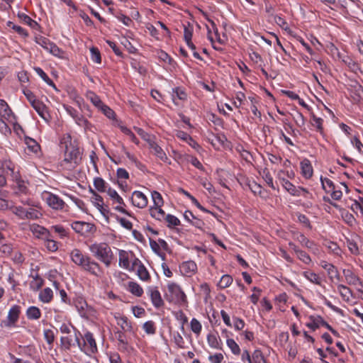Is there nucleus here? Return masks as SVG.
<instances>
[{"mask_svg": "<svg viewBox=\"0 0 363 363\" xmlns=\"http://www.w3.org/2000/svg\"><path fill=\"white\" fill-rule=\"evenodd\" d=\"M69 256L71 260L83 270L97 277L102 275L103 270L99 264L89 255H84L79 249H73L70 252Z\"/></svg>", "mask_w": 363, "mask_h": 363, "instance_id": "1", "label": "nucleus"}, {"mask_svg": "<svg viewBox=\"0 0 363 363\" xmlns=\"http://www.w3.org/2000/svg\"><path fill=\"white\" fill-rule=\"evenodd\" d=\"M89 250L100 262L109 267L114 258L111 248L106 242H93L89 245Z\"/></svg>", "mask_w": 363, "mask_h": 363, "instance_id": "2", "label": "nucleus"}, {"mask_svg": "<svg viewBox=\"0 0 363 363\" xmlns=\"http://www.w3.org/2000/svg\"><path fill=\"white\" fill-rule=\"evenodd\" d=\"M82 154L78 145L67 147L64 152V159L60 162V166L67 170L74 169L81 162Z\"/></svg>", "mask_w": 363, "mask_h": 363, "instance_id": "3", "label": "nucleus"}, {"mask_svg": "<svg viewBox=\"0 0 363 363\" xmlns=\"http://www.w3.org/2000/svg\"><path fill=\"white\" fill-rule=\"evenodd\" d=\"M4 172L6 173V176H10L13 184L12 189L16 194H27L28 192V182L22 179L19 172H15L11 162H6V167H4Z\"/></svg>", "mask_w": 363, "mask_h": 363, "instance_id": "4", "label": "nucleus"}, {"mask_svg": "<svg viewBox=\"0 0 363 363\" xmlns=\"http://www.w3.org/2000/svg\"><path fill=\"white\" fill-rule=\"evenodd\" d=\"M74 330V333L60 337V347L64 351H69L75 346H77L80 350H83L82 345L80 342L79 337L81 336L80 333L74 327H72Z\"/></svg>", "mask_w": 363, "mask_h": 363, "instance_id": "5", "label": "nucleus"}, {"mask_svg": "<svg viewBox=\"0 0 363 363\" xmlns=\"http://www.w3.org/2000/svg\"><path fill=\"white\" fill-rule=\"evenodd\" d=\"M20 202L23 206H28V208L25 209V219L37 220L43 216L39 203L35 202L30 199H21Z\"/></svg>", "mask_w": 363, "mask_h": 363, "instance_id": "6", "label": "nucleus"}, {"mask_svg": "<svg viewBox=\"0 0 363 363\" xmlns=\"http://www.w3.org/2000/svg\"><path fill=\"white\" fill-rule=\"evenodd\" d=\"M167 289L169 296V301L177 304L183 305L187 303L186 296L181 287L175 283H169Z\"/></svg>", "mask_w": 363, "mask_h": 363, "instance_id": "7", "label": "nucleus"}, {"mask_svg": "<svg viewBox=\"0 0 363 363\" xmlns=\"http://www.w3.org/2000/svg\"><path fill=\"white\" fill-rule=\"evenodd\" d=\"M71 227L77 233L84 237L93 235L96 230L94 224L84 221H74L71 224Z\"/></svg>", "mask_w": 363, "mask_h": 363, "instance_id": "8", "label": "nucleus"}, {"mask_svg": "<svg viewBox=\"0 0 363 363\" xmlns=\"http://www.w3.org/2000/svg\"><path fill=\"white\" fill-rule=\"evenodd\" d=\"M41 196L46 203L52 209L62 210L65 207V201L57 195L45 191L42 193Z\"/></svg>", "mask_w": 363, "mask_h": 363, "instance_id": "9", "label": "nucleus"}, {"mask_svg": "<svg viewBox=\"0 0 363 363\" xmlns=\"http://www.w3.org/2000/svg\"><path fill=\"white\" fill-rule=\"evenodd\" d=\"M284 174V171H279L277 174V178L281 182L283 187L291 195L293 196H301L302 192L308 193V191L301 187H296L293 184L290 182L284 179L281 175Z\"/></svg>", "mask_w": 363, "mask_h": 363, "instance_id": "10", "label": "nucleus"}, {"mask_svg": "<svg viewBox=\"0 0 363 363\" xmlns=\"http://www.w3.org/2000/svg\"><path fill=\"white\" fill-rule=\"evenodd\" d=\"M342 274L348 285L354 286L357 289V288H363L362 280L352 269H344Z\"/></svg>", "mask_w": 363, "mask_h": 363, "instance_id": "11", "label": "nucleus"}, {"mask_svg": "<svg viewBox=\"0 0 363 363\" xmlns=\"http://www.w3.org/2000/svg\"><path fill=\"white\" fill-rule=\"evenodd\" d=\"M20 314V306H13L8 313L7 320H2L1 323V327L9 328L13 326L18 320Z\"/></svg>", "mask_w": 363, "mask_h": 363, "instance_id": "12", "label": "nucleus"}, {"mask_svg": "<svg viewBox=\"0 0 363 363\" xmlns=\"http://www.w3.org/2000/svg\"><path fill=\"white\" fill-rule=\"evenodd\" d=\"M84 343L82 348L86 353H94L97 351V346L92 333L87 332L84 334Z\"/></svg>", "mask_w": 363, "mask_h": 363, "instance_id": "13", "label": "nucleus"}, {"mask_svg": "<svg viewBox=\"0 0 363 363\" xmlns=\"http://www.w3.org/2000/svg\"><path fill=\"white\" fill-rule=\"evenodd\" d=\"M131 202L133 206L139 208H144L147 206L148 200L143 193L139 191H135L132 194Z\"/></svg>", "mask_w": 363, "mask_h": 363, "instance_id": "14", "label": "nucleus"}, {"mask_svg": "<svg viewBox=\"0 0 363 363\" xmlns=\"http://www.w3.org/2000/svg\"><path fill=\"white\" fill-rule=\"evenodd\" d=\"M90 191L92 194L91 197V203L104 216H106L108 211L104 207V201L102 197L92 189H91Z\"/></svg>", "mask_w": 363, "mask_h": 363, "instance_id": "15", "label": "nucleus"}, {"mask_svg": "<svg viewBox=\"0 0 363 363\" xmlns=\"http://www.w3.org/2000/svg\"><path fill=\"white\" fill-rule=\"evenodd\" d=\"M179 269L182 274L184 276L191 277L196 272L197 265L194 261L189 260L184 262L179 266Z\"/></svg>", "mask_w": 363, "mask_h": 363, "instance_id": "16", "label": "nucleus"}, {"mask_svg": "<svg viewBox=\"0 0 363 363\" xmlns=\"http://www.w3.org/2000/svg\"><path fill=\"white\" fill-rule=\"evenodd\" d=\"M308 318L309 322L306 323V326L312 330H315L320 326H324L327 328V326L329 325V324L325 322L320 315H311Z\"/></svg>", "mask_w": 363, "mask_h": 363, "instance_id": "17", "label": "nucleus"}, {"mask_svg": "<svg viewBox=\"0 0 363 363\" xmlns=\"http://www.w3.org/2000/svg\"><path fill=\"white\" fill-rule=\"evenodd\" d=\"M14 117L8 104L4 100L0 99V118H5L9 123H13Z\"/></svg>", "mask_w": 363, "mask_h": 363, "instance_id": "18", "label": "nucleus"}, {"mask_svg": "<svg viewBox=\"0 0 363 363\" xmlns=\"http://www.w3.org/2000/svg\"><path fill=\"white\" fill-rule=\"evenodd\" d=\"M320 265L327 271L329 279L333 281V279L340 280V274L337 268L332 264L327 262L326 261H321Z\"/></svg>", "mask_w": 363, "mask_h": 363, "instance_id": "19", "label": "nucleus"}, {"mask_svg": "<svg viewBox=\"0 0 363 363\" xmlns=\"http://www.w3.org/2000/svg\"><path fill=\"white\" fill-rule=\"evenodd\" d=\"M74 304L82 317L87 316L89 311L91 310V308L88 306L83 298H77L74 301Z\"/></svg>", "mask_w": 363, "mask_h": 363, "instance_id": "20", "label": "nucleus"}, {"mask_svg": "<svg viewBox=\"0 0 363 363\" xmlns=\"http://www.w3.org/2000/svg\"><path fill=\"white\" fill-rule=\"evenodd\" d=\"M150 293L152 303L155 308H160L164 305V301L162 298L160 291L156 287H151L148 290Z\"/></svg>", "mask_w": 363, "mask_h": 363, "instance_id": "21", "label": "nucleus"}, {"mask_svg": "<svg viewBox=\"0 0 363 363\" xmlns=\"http://www.w3.org/2000/svg\"><path fill=\"white\" fill-rule=\"evenodd\" d=\"M107 194L110 198L113 201V203H118V206H116V210L119 212L125 213V210L121 206L124 204L123 199L118 195L117 191L111 188H108Z\"/></svg>", "mask_w": 363, "mask_h": 363, "instance_id": "22", "label": "nucleus"}, {"mask_svg": "<svg viewBox=\"0 0 363 363\" xmlns=\"http://www.w3.org/2000/svg\"><path fill=\"white\" fill-rule=\"evenodd\" d=\"M30 229L33 234L38 238L45 240L50 237L49 231L41 225L33 224L30 225Z\"/></svg>", "mask_w": 363, "mask_h": 363, "instance_id": "23", "label": "nucleus"}, {"mask_svg": "<svg viewBox=\"0 0 363 363\" xmlns=\"http://www.w3.org/2000/svg\"><path fill=\"white\" fill-rule=\"evenodd\" d=\"M31 106L43 119L46 121H48L49 114L47 111V108L45 104H43L39 100H36L34 103H33Z\"/></svg>", "mask_w": 363, "mask_h": 363, "instance_id": "24", "label": "nucleus"}, {"mask_svg": "<svg viewBox=\"0 0 363 363\" xmlns=\"http://www.w3.org/2000/svg\"><path fill=\"white\" fill-rule=\"evenodd\" d=\"M150 148L152 150V152L162 161L168 162V157H167L165 152L155 142L150 141Z\"/></svg>", "mask_w": 363, "mask_h": 363, "instance_id": "25", "label": "nucleus"}, {"mask_svg": "<svg viewBox=\"0 0 363 363\" xmlns=\"http://www.w3.org/2000/svg\"><path fill=\"white\" fill-rule=\"evenodd\" d=\"M301 174L306 179H309L313 175V167L308 159L303 160L301 163Z\"/></svg>", "mask_w": 363, "mask_h": 363, "instance_id": "26", "label": "nucleus"}, {"mask_svg": "<svg viewBox=\"0 0 363 363\" xmlns=\"http://www.w3.org/2000/svg\"><path fill=\"white\" fill-rule=\"evenodd\" d=\"M129 259L130 258L128 252L125 250H120L118 252L119 266L125 269H130Z\"/></svg>", "mask_w": 363, "mask_h": 363, "instance_id": "27", "label": "nucleus"}, {"mask_svg": "<svg viewBox=\"0 0 363 363\" xmlns=\"http://www.w3.org/2000/svg\"><path fill=\"white\" fill-rule=\"evenodd\" d=\"M337 288L343 301L346 302L350 301L351 298L353 296L352 291L350 288L344 284H338Z\"/></svg>", "mask_w": 363, "mask_h": 363, "instance_id": "28", "label": "nucleus"}, {"mask_svg": "<svg viewBox=\"0 0 363 363\" xmlns=\"http://www.w3.org/2000/svg\"><path fill=\"white\" fill-rule=\"evenodd\" d=\"M128 291L133 295L140 297L143 294V289L135 281H129L127 286Z\"/></svg>", "mask_w": 363, "mask_h": 363, "instance_id": "29", "label": "nucleus"}, {"mask_svg": "<svg viewBox=\"0 0 363 363\" xmlns=\"http://www.w3.org/2000/svg\"><path fill=\"white\" fill-rule=\"evenodd\" d=\"M86 97L98 109L101 108V106L104 104L99 96L91 91L86 92Z\"/></svg>", "mask_w": 363, "mask_h": 363, "instance_id": "30", "label": "nucleus"}, {"mask_svg": "<svg viewBox=\"0 0 363 363\" xmlns=\"http://www.w3.org/2000/svg\"><path fill=\"white\" fill-rule=\"evenodd\" d=\"M207 342H208V345L213 349H217V350L222 349V341L219 338V337H217L215 335H213V334L208 335Z\"/></svg>", "mask_w": 363, "mask_h": 363, "instance_id": "31", "label": "nucleus"}, {"mask_svg": "<svg viewBox=\"0 0 363 363\" xmlns=\"http://www.w3.org/2000/svg\"><path fill=\"white\" fill-rule=\"evenodd\" d=\"M53 298V292L50 288H45L39 294V299L43 303H50Z\"/></svg>", "mask_w": 363, "mask_h": 363, "instance_id": "32", "label": "nucleus"}, {"mask_svg": "<svg viewBox=\"0 0 363 363\" xmlns=\"http://www.w3.org/2000/svg\"><path fill=\"white\" fill-rule=\"evenodd\" d=\"M304 277L311 283L317 285H321V278L312 271H306L303 273Z\"/></svg>", "mask_w": 363, "mask_h": 363, "instance_id": "33", "label": "nucleus"}, {"mask_svg": "<svg viewBox=\"0 0 363 363\" xmlns=\"http://www.w3.org/2000/svg\"><path fill=\"white\" fill-rule=\"evenodd\" d=\"M149 211L151 216L157 220H162L165 218V213L161 207H150Z\"/></svg>", "mask_w": 363, "mask_h": 363, "instance_id": "34", "label": "nucleus"}, {"mask_svg": "<svg viewBox=\"0 0 363 363\" xmlns=\"http://www.w3.org/2000/svg\"><path fill=\"white\" fill-rule=\"evenodd\" d=\"M27 318L30 320H38L41 316L40 309L35 306H30L26 311Z\"/></svg>", "mask_w": 363, "mask_h": 363, "instance_id": "35", "label": "nucleus"}, {"mask_svg": "<svg viewBox=\"0 0 363 363\" xmlns=\"http://www.w3.org/2000/svg\"><path fill=\"white\" fill-rule=\"evenodd\" d=\"M118 325L125 332H131L133 330L132 323L125 316L118 318Z\"/></svg>", "mask_w": 363, "mask_h": 363, "instance_id": "36", "label": "nucleus"}, {"mask_svg": "<svg viewBox=\"0 0 363 363\" xmlns=\"http://www.w3.org/2000/svg\"><path fill=\"white\" fill-rule=\"evenodd\" d=\"M33 280L30 282V288L33 291H38L43 284V279L38 274L32 276Z\"/></svg>", "mask_w": 363, "mask_h": 363, "instance_id": "37", "label": "nucleus"}, {"mask_svg": "<svg viewBox=\"0 0 363 363\" xmlns=\"http://www.w3.org/2000/svg\"><path fill=\"white\" fill-rule=\"evenodd\" d=\"M35 72L36 74L48 85L55 88V85L53 82L49 78L46 73L40 67H35Z\"/></svg>", "mask_w": 363, "mask_h": 363, "instance_id": "38", "label": "nucleus"}, {"mask_svg": "<svg viewBox=\"0 0 363 363\" xmlns=\"http://www.w3.org/2000/svg\"><path fill=\"white\" fill-rule=\"evenodd\" d=\"M60 144L65 146V149L74 145H78L75 140L72 141V137L69 133L63 135L60 139Z\"/></svg>", "mask_w": 363, "mask_h": 363, "instance_id": "39", "label": "nucleus"}, {"mask_svg": "<svg viewBox=\"0 0 363 363\" xmlns=\"http://www.w3.org/2000/svg\"><path fill=\"white\" fill-rule=\"evenodd\" d=\"M94 187L100 192H107L106 182L101 177H96L94 180Z\"/></svg>", "mask_w": 363, "mask_h": 363, "instance_id": "40", "label": "nucleus"}, {"mask_svg": "<svg viewBox=\"0 0 363 363\" xmlns=\"http://www.w3.org/2000/svg\"><path fill=\"white\" fill-rule=\"evenodd\" d=\"M50 53L59 58H64V52L59 48L54 43H52L47 50Z\"/></svg>", "mask_w": 363, "mask_h": 363, "instance_id": "41", "label": "nucleus"}, {"mask_svg": "<svg viewBox=\"0 0 363 363\" xmlns=\"http://www.w3.org/2000/svg\"><path fill=\"white\" fill-rule=\"evenodd\" d=\"M232 282H233L232 277L228 274H225V275H223L222 277L220 278V279L218 284V286L220 289H225V288L228 287L232 284Z\"/></svg>", "mask_w": 363, "mask_h": 363, "instance_id": "42", "label": "nucleus"}, {"mask_svg": "<svg viewBox=\"0 0 363 363\" xmlns=\"http://www.w3.org/2000/svg\"><path fill=\"white\" fill-rule=\"evenodd\" d=\"M226 343L233 354L239 355L240 354L241 350L233 339H228Z\"/></svg>", "mask_w": 363, "mask_h": 363, "instance_id": "43", "label": "nucleus"}, {"mask_svg": "<svg viewBox=\"0 0 363 363\" xmlns=\"http://www.w3.org/2000/svg\"><path fill=\"white\" fill-rule=\"evenodd\" d=\"M250 363H267L262 352L259 350H255Z\"/></svg>", "mask_w": 363, "mask_h": 363, "instance_id": "44", "label": "nucleus"}, {"mask_svg": "<svg viewBox=\"0 0 363 363\" xmlns=\"http://www.w3.org/2000/svg\"><path fill=\"white\" fill-rule=\"evenodd\" d=\"M320 181H321L323 189L328 193H330V191H332V189L334 190L335 188L336 187L335 186V184H333V182L328 178H323L321 177Z\"/></svg>", "mask_w": 363, "mask_h": 363, "instance_id": "45", "label": "nucleus"}, {"mask_svg": "<svg viewBox=\"0 0 363 363\" xmlns=\"http://www.w3.org/2000/svg\"><path fill=\"white\" fill-rule=\"evenodd\" d=\"M25 209L26 208L21 206H11L10 208L14 215L23 220H25Z\"/></svg>", "mask_w": 363, "mask_h": 363, "instance_id": "46", "label": "nucleus"}, {"mask_svg": "<svg viewBox=\"0 0 363 363\" xmlns=\"http://www.w3.org/2000/svg\"><path fill=\"white\" fill-rule=\"evenodd\" d=\"M11 123L5 120V118H0V132L6 135L11 133Z\"/></svg>", "mask_w": 363, "mask_h": 363, "instance_id": "47", "label": "nucleus"}, {"mask_svg": "<svg viewBox=\"0 0 363 363\" xmlns=\"http://www.w3.org/2000/svg\"><path fill=\"white\" fill-rule=\"evenodd\" d=\"M190 327L191 331L197 335H199L201 330L202 325L201 323L196 318H192L190 322Z\"/></svg>", "mask_w": 363, "mask_h": 363, "instance_id": "48", "label": "nucleus"}, {"mask_svg": "<svg viewBox=\"0 0 363 363\" xmlns=\"http://www.w3.org/2000/svg\"><path fill=\"white\" fill-rule=\"evenodd\" d=\"M137 275L143 281H147L150 279L149 272L144 265H140V268L137 269Z\"/></svg>", "mask_w": 363, "mask_h": 363, "instance_id": "49", "label": "nucleus"}, {"mask_svg": "<svg viewBox=\"0 0 363 363\" xmlns=\"http://www.w3.org/2000/svg\"><path fill=\"white\" fill-rule=\"evenodd\" d=\"M152 199L153 201L152 207H161L164 203L161 194L156 191L152 192Z\"/></svg>", "mask_w": 363, "mask_h": 363, "instance_id": "50", "label": "nucleus"}, {"mask_svg": "<svg viewBox=\"0 0 363 363\" xmlns=\"http://www.w3.org/2000/svg\"><path fill=\"white\" fill-rule=\"evenodd\" d=\"M143 328L148 335H154L156 333L155 324L152 320L145 322L143 325Z\"/></svg>", "mask_w": 363, "mask_h": 363, "instance_id": "51", "label": "nucleus"}, {"mask_svg": "<svg viewBox=\"0 0 363 363\" xmlns=\"http://www.w3.org/2000/svg\"><path fill=\"white\" fill-rule=\"evenodd\" d=\"M25 143L28 149H30L33 152H37L40 149V145L37 143V142L28 137L25 138Z\"/></svg>", "mask_w": 363, "mask_h": 363, "instance_id": "52", "label": "nucleus"}, {"mask_svg": "<svg viewBox=\"0 0 363 363\" xmlns=\"http://www.w3.org/2000/svg\"><path fill=\"white\" fill-rule=\"evenodd\" d=\"M18 16L24 23L28 25L31 28H35L38 25L36 21L25 13H18Z\"/></svg>", "mask_w": 363, "mask_h": 363, "instance_id": "53", "label": "nucleus"}, {"mask_svg": "<svg viewBox=\"0 0 363 363\" xmlns=\"http://www.w3.org/2000/svg\"><path fill=\"white\" fill-rule=\"evenodd\" d=\"M296 255L298 259L303 262L304 264H311L312 263V260L310 256L306 252L300 250L299 251H297Z\"/></svg>", "mask_w": 363, "mask_h": 363, "instance_id": "54", "label": "nucleus"}, {"mask_svg": "<svg viewBox=\"0 0 363 363\" xmlns=\"http://www.w3.org/2000/svg\"><path fill=\"white\" fill-rule=\"evenodd\" d=\"M186 98V94L179 89H176L173 91L172 100L175 104H178L177 99L184 100Z\"/></svg>", "mask_w": 363, "mask_h": 363, "instance_id": "55", "label": "nucleus"}, {"mask_svg": "<svg viewBox=\"0 0 363 363\" xmlns=\"http://www.w3.org/2000/svg\"><path fill=\"white\" fill-rule=\"evenodd\" d=\"M164 220L167 222V226L169 228L177 226L180 224L179 220L176 216L170 214L166 215Z\"/></svg>", "mask_w": 363, "mask_h": 363, "instance_id": "56", "label": "nucleus"}, {"mask_svg": "<svg viewBox=\"0 0 363 363\" xmlns=\"http://www.w3.org/2000/svg\"><path fill=\"white\" fill-rule=\"evenodd\" d=\"M262 177L266 182V183L273 189H275V186L273 183V178L270 174L268 169H264L262 172Z\"/></svg>", "mask_w": 363, "mask_h": 363, "instance_id": "57", "label": "nucleus"}, {"mask_svg": "<svg viewBox=\"0 0 363 363\" xmlns=\"http://www.w3.org/2000/svg\"><path fill=\"white\" fill-rule=\"evenodd\" d=\"M35 42L46 50L48 49V48L52 43L49 39L43 36L36 38Z\"/></svg>", "mask_w": 363, "mask_h": 363, "instance_id": "58", "label": "nucleus"}, {"mask_svg": "<svg viewBox=\"0 0 363 363\" xmlns=\"http://www.w3.org/2000/svg\"><path fill=\"white\" fill-rule=\"evenodd\" d=\"M121 131L125 134L126 135H128L130 139L135 143V144H138L139 143V140H138V138L135 137V135L133 134V133L130 130L128 129L127 127L125 126H121L120 127Z\"/></svg>", "mask_w": 363, "mask_h": 363, "instance_id": "59", "label": "nucleus"}, {"mask_svg": "<svg viewBox=\"0 0 363 363\" xmlns=\"http://www.w3.org/2000/svg\"><path fill=\"white\" fill-rule=\"evenodd\" d=\"M45 247L51 252H55L58 248L57 242L55 240L50 239V237H48L47 239H45Z\"/></svg>", "mask_w": 363, "mask_h": 363, "instance_id": "60", "label": "nucleus"}, {"mask_svg": "<svg viewBox=\"0 0 363 363\" xmlns=\"http://www.w3.org/2000/svg\"><path fill=\"white\" fill-rule=\"evenodd\" d=\"M298 241L304 247L309 248L314 243L313 241L309 240L305 235L300 234L297 236Z\"/></svg>", "mask_w": 363, "mask_h": 363, "instance_id": "61", "label": "nucleus"}, {"mask_svg": "<svg viewBox=\"0 0 363 363\" xmlns=\"http://www.w3.org/2000/svg\"><path fill=\"white\" fill-rule=\"evenodd\" d=\"M90 52L91 60L96 63H101V55L99 50L96 48H91Z\"/></svg>", "mask_w": 363, "mask_h": 363, "instance_id": "62", "label": "nucleus"}, {"mask_svg": "<svg viewBox=\"0 0 363 363\" xmlns=\"http://www.w3.org/2000/svg\"><path fill=\"white\" fill-rule=\"evenodd\" d=\"M249 187L250 190L255 194H261L262 191V187L258 184L255 182H252L249 184Z\"/></svg>", "mask_w": 363, "mask_h": 363, "instance_id": "63", "label": "nucleus"}, {"mask_svg": "<svg viewBox=\"0 0 363 363\" xmlns=\"http://www.w3.org/2000/svg\"><path fill=\"white\" fill-rule=\"evenodd\" d=\"M223 359V355L221 353H216L213 355H210L208 357L211 363H221Z\"/></svg>", "mask_w": 363, "mask_h": 363, "instance_id": "64", "label": "nucleus"}]
</instances>
